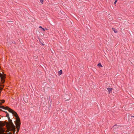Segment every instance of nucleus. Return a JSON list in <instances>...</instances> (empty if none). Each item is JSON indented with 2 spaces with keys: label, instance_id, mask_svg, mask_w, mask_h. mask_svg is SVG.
I'll return each instance as SVG.
<instances>
[{
  "label": "nucleus",
  "instance_id": "obj_1",
  "mask_svg": "<svg viewBox=\"0 0 134 134\" xmlns=\"http://www.w3.org/2000/svg\"><path fill=\"white\" fill-rule=\"evenodd\" d=\"M4 100H2L1 102H0V104H1L2 103H3L4 102ZM0 108H2L5 109L9 111V112L12 113L13 115L15 116L16 118V127L17 129V132L19 131V129L20 125V120L19 118L18 115L17 113L13 110L12 109H10L8 107H4L3 106H1L0 105Z\"/></svg>",
  "mask_w": 134,
  "mask_h": 134
},
{
  "label": "nucleus",
  "instance_id": "obj_2",
  "mask_svg": "<svg viewBox=\"0 0 134 134\" xmlns=\"http://www.w3.org/2000/svg\"><path fill=\"white\" fill-rule=\"evenodd\" d=\"M0 77L1 80V82L2 83H3L4 82V78L5 77V75L4 74L3 75L2 74H0Z\"/></svg>",
  "mask_w": 134,
  "mask_h": 134
},
{
  "label": "nucleus",
  "instance_id": "obj_3",
  "mask_svg": "<svg viewBox=\"0 0 134 134\" xmlns=\"http://www.w3.org/2000/svg\"><path fill=\"white\" fill-rule=\"evenodd\" d=\"M5 131L2 128H0V134H5L3 133Z\"/></svg>",
  "mask_w": 134,
  "mask_h": 134
},
{
  "label": "nucleus",
  "instance_id": "obj_4",
  "mask_svg": "<svg viewBox=\"0 0 134 134\" xmlns=\"http://www.w3.org/2000/svg\"><path fill=\"white\" fill-rule=\"evenodd\" d=\"M62 74V70H60L58 72V74L59 75H61Z\"/></svg>",
  "mask_w": 134,
  "mask_h": 134
},
{
  "label": "nucleus",
  "instance_id": "obj_5",
  "mask_svg": "<svg viewBox=\"0 0 134 134\" xmlns=\"http://www.w3.org/2000/svg\"><path fill=\"white\" fill-rule=\"evenodd\" d=\"M107 89L109 91V93H110V92L112 91V88H107Z\"/></svg>",
  "mask_w": 134,
  "mask_h": 134
},
{
  "label": "nucleus",
  "instance_id": "obj_6",
  "mask_svg": "<svg viewBox=\"0 0 134 134\" xmlns=\"http://www.w3.org/2000/svg\"><path fill=\"white\" fill-rule=\"evenodd\" d=\"M7 113V114H6V116L7 117L8 119H9L10 118L9 116V115L8 113H7V112H6Z\"/></svg>",
  "mask_w": 134,
  "mask_h": 134
},
{
  "label": "nucleus",
  "instance_id": "obj_7",
  "mask_svg": "<svg viewBox=\"0 0 134 134\" xmlns=\"http://www.w3.org/2000/svg\"><path fill=\"white\" fill-rule=\"evenodd\" d=\"M98 66H99L100 67H102V65L100 63H99L98 64Z\"/></svg>",
  "mask_w": 134,
  "mask_h": 134
},
{
  "label": "nucleus",
  "instance_id": "obj_8",
  "mask_svg": "<svg viewBox=\"0 0 134 134\" xmlns=\"http://www.w3.org/2000/svg\"><path fill=\"white\" fill-rule=\"evenodd\" d=\"M117 1L118 0H115V2H114V4L115 5V4L117 2Z\"/></svg>",
  "mask_w": 134,
  "mask_h": 134
},
{
  "label": "nucleus",
  "instance_id": "obj_9",
  "mask_svg": "<svg viewBox=\"0 0 134 134\" xmlns=\"http://www.w3.org/2000/svg\"><path fill=\"white\" fill-rule=\"evenodd\" d=\"M40 2L42 4L43 3V0H40Z\"/></svg>",
  "mask_w": 134,
  "mask_h": 134
},
{
  "label": "nucleus",
  "instance_id": "obj_10",
  "mask_svg": "<svg viewBox=\"0 0 134 134\" xmlns=\"http://www.w3.org/2000/svg\"><path fill=\"white\" fill-rule=\"evenodd\" d=\"M42 29L44 31H45V29H44L43 28H42Z\"/></svg>",
  "mask_w": 134,
  "mask_h": 134
},
{
  "label": "nucleus",
  "instance_id": "obj_11",
  "mask_svg": "<svg viewBox=\"0 0 134 134\" xmlns=\"http://www.w3.org/2000/svg\"><path fill=\"white\" fill-rule=\"evenodd\" d=\"M39 28H41V29H42V28H43L42 27V26H39Z\"/></svg>",
  "mask_w": 134,
  "mask_h": 134
},
{
  "label": "nucleus",
  "instance_id": "obj_12",
  "mask_svg": "<svg viewBox=\"0 0 134 134\" xmlns=\"http://www.w3.org/2000/svg\"><path fill=\"white\" fill-rule=\"evenodd\" d=\"M114 31L115 33L117 32V31H116L115 30H114Z\"/></svg>",
  "mask_w": 134,
  "mask_h": 134
},
{
  "label": "nucleus",
  "instance_id": "obj_13",
  "mask_svg": "<svg viewBox=\"0 0 134 134\" xmlns=\"http://www.w3.org/2000/svg\"><path fill=\"white\" fill-rule=\"evenodd\" d=\"M115 126H113V128H114V127H115Z\"/></svg>",
  "mask_w": 134,
  "mask_h": 134
},
{
  "label": "nucleus",
  "instance_id": "obj_14",
  "mask_svg": "<svg viewBox=\"0 0 134 134\" xmlns=\"http://www.w3.org/2000/svg\"><path fill=\"white\" fill-rule=\"evenodd\" d=\"M45 29L47 30H48V29L47 28Z\"/></svg>",
  "mask_w": 134,
  "mask_h": 134
},
{
  "label": "nucleus",
  "instance_id": "obj_15",
  "mask_svg": "<svg viewBox=\"0 0 134 134\" xmlns=\"http://www.w3.org/2000/svg\"><path fill=\"white\" fill-rule=\"evenodd\" d=\"M132 117H134V116H132Z\"/></svg>",
  "mask_w": 134,
  "mask_h": 134
}]
</instances>
